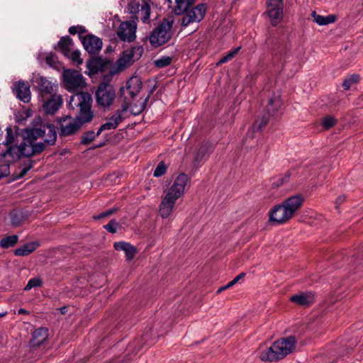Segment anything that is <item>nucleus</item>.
I'll list each match as a JSON object with an SVG mask.
<instances>
[{
  "label": "nucleus",
  "mask_w": 363,
  "mask_h": 363,
  "mask_svg": "<svg viewBox=\"0 0 363 363\" xmlns=\"http://www.w3.org/2000/svg\"><path fill=\"white\" fill-rule=\"evenodd\" d=\"M188 180L189 178L186 174H179L172 186L164 192L159 206V214L162 218H167L171 216L177 200L184 193Z\"/></svg>",
  "instance_id": "obj_1"
},
{
  "label": "nucleus",
  "mask_w": 363,
  "mask_h": 363,
  "mask_svg": "<svg viewBox=\"0 0 363 363\" xmlns=\"http://www.w3.org/2000/svg\"><path fill=\"white\" fill-rule=\"evenodd\" d=\"M296 340L294 336H289L275 341L271 347L263 351L260 359L263 361H277L295 350Z\"/></svg>",
  "instance_id": "obj_2"
},
{
  "label": "nucleus",
  "mask_w": 363,
  "mask_h": 363,
  "mask_svg": "<svg viewBox=\"0 0 363 363\" xmlns=\"http://www.w3.org/2000/svg\"><path fill=\"white\" fill-rule=\"evenodd\" d=\"M92 97L90 94L84 91L74 93L69 99V106L72 110H77L75 116L83 122L89 123L94 117L91 111Z\"/></svg>",
  "instance_id": "obj_3"
},
{
  "label": "nucleus",
  "mask_w": 363,
  "mask_h": 363,
  "mask_svg": "<svg viewBox=\"0 0 363 363\" xmlns=\"http://www.w3.org/2000/svg\"><path fill=\"white\" fill-rule=\"evenodd\" d=\"M26 132V135L24 138L32 143H35L37 139L42 138H44L45 145H52L57 139L55 127L52 124L44 125L40 128H27Z\"/></svg>",
  "instance_id": "obj_4"
},
{
  "label": "nucleus",
  "mask_w": 363,
  "mask_h": 363,
  "mask_svg": "<svg viewBox=\"0 0 363 363\" xmlns=\"http://www.w3.org/2000/svg\"><path fill=\"white\" fill-rule=\"evenodd\" d=\"M173 20L164 18L150 33V44L157 48L167 43L172 36Z\"/></svg>",
  "instance_id": "obj_5"
},
{
  "label": "nucleus",
  "mask_w": 363,
  "mask_h": 363,
  "mask_svg": "<svg viewBox=\"0 0 363 363\" xmlns=\"http://www.w3.org/2000/svg\"><path fill=\"white\" fill-rule=\"evenodd\" d=\"M96 102L100 108H109L116 99V91L109 82H101L95 93Z\"/></svg>",
  "instance_id": "obj_6"
},
{
  "label": "nucleus",
  "mask_w": 363,
  "mask_h": 363,
  "mask_svg": "<svg viewBox=\"0 0 363 363\" xmlns=\"http://www.w3.org/2000/svg\"><path fill=\"white\" fill-rule=\"evenodd\" d=\"M143 86L141 79L138 77H132L126 82L125 86L120 89V98L123 99L122 104H127L129 107L133 98L138 94Z\"/></svg>",
  "instance_id": "obj_7"
},
{
  "label": "nucleus",
  "mask_w": 363,
  "mask_h": 363,
  "mask_svg": "<svg viewBox=\"0 0 363 363\" xmlns=\"http://www.w3.org/2000/svg\"><path fill=\"white\" fill-rule=\"evenodd\" d=\"M206 5L200 4L196 6L187 7L185 10L181 11L182 18L179 20L182 26L186 27L193 23H198L202 21L206 15Z\"/></svg>",
  "instance_id": "obj_8"
},
{
  "label": "nucleus",
  "mask_w": 363,
  "mask_h": 363,
  "mask_svg": "<svg viewBox=\"0 0 363 363\" xmlns=\"http://www.w3.org/2000/svg\"><path fill=\"white\" fill-rule=\"evenodd\" d=\"M58 123L60 125V136L67 137L75 134L79 130L82 125L87 123V122H83L82 120L78 119L77 116L74 118L66 116L59 119Z\"/></svg>",
  "instance_id": "obj_9"
},
{
  "label": "nucleus",
  "mask_w": 363,
  "mask_h": 363,
  "mask_svg": "<svg viewBox=\"0 0 363 363\" xmlns=\"http://www.w3.org/2000/svg\"><path fill=\"white\" fill-rule=\"evenodd\" d=\"M63 82L65 87L69 91H75L85 86V82L82 74L77 71L66 69L63 72Z\"/></svg>",
  "instance_id": "obj_10"
},
{
  "label": "nucleus",
  "mask_w": 363,
  "mask_h": 363,
  "mask_svg": "<svg viewBox=\"0 0 363 363\" xmlns=\"http://www.w3.org/2000/svg\"><path fill=\"white\" fill-rule=\"evenodd\" d=\"M143 53L142 46H134L123 52L121 57L117 61L120 68H124L138 60Z\"/></svg>",
  "instance_id": "obj_11"
},
{
  "label": "nucleus",
  "mask_w": 363,
  "mask_h": 363,
  "mask_svg": "<svg viewBox=\"0 0 363 363\" xmlns=\"http://www.w3.org/2000/svg\"><path fill=\"white\" fill-rule=\"evenodd\" d=\"M136 29L137 26L134 21H124L119 25L116 34L121 41L130 43L136 38Z\"/></svg>",
  "instance_id": "obj_12"
},
{
  "label": "nucleus",
  "mask_w": 363,
  "mask_h": 363,
  "mask_svg": "<svg viewBox=\"0 0 363 363\" xmlns=\"http://www.w3.org/2000/svg\"><path fill=\"white\" fill-rule=\"evenodd\" d=\"M292 218L283 203L274 206L269 212V221L277 224L286 223Z\"/></svg>",
  "instance_id": "obj_13"
},
{
  "label": "nucleus",
  "mask_w": 363,
  "mask_h": 363,
  "mask_svg": "<svg viewBox=\"0 0 363 363\" xmlns=\"http://www.w3.org/2000/svg\"><path fill=\"white\" fill-rule=\"evenodd\" d=\"M22 157H30L33 155L42 152L45 145L43 143H32L29 140L23 138L20 143Z\"/></svg>",
  "instance_id": "obj_14"
},
{
  "label": "nucleus",
  "mask_w": 363,
  "mask_h": 363,
  "mask_svg": "<svg viewBox=\"0 0 363 363\" xmlns=\"http://www.w3.org/2000/svg\"><path fill=\"white\" fill-rule=\"evenodd\" d=\"M84 48L89 54H97L101 50L103 43L101 38L92 35L88 34L84 35L81 40Z\"/></svg>",
  "instance_id": "obj_15"
},
{
  "label": "nucleus",
  "mask_w": 363,
  "mask_h": 363,
  "mask_svg": "<svg viewBox=\"0 0 363 363\" xmlns=\"http://www.w3.org/2000/svg\"><path fill=\"white\" fill-rule=\"evenodd\" d=\"M304 199L301 194L291 196L282 201L292 217L301 208Z\"/></svg>",
  "instance_id": "obj_16"
},
{
  "label": "nucleus",
  "mask_w": 363,
  "mask_h": 363,
  "mask_svg": "<svg viewBox=\"0 0 363 363\" xmlns=\"http://www.w3.org/2000/svg\"><path fill=\"white\" fill-rule=\"evenodd\" d=\"M290 301L301 306H309L315 302V294L312 292L297 294L291 296Z\"/></svg>",
  "instance_id": "obj_17"
},
{
  "label": "nucleus",
  "mask_w": 363,
  "mask_h": 363,
  "mask_svg": "<svg viewBox=\"0 0 363 363\" xmlns=\"http://www.w3.org/2000/svg\"><path fill=\"white\" fill-rule=\"evenodd\" d=\"M13 91L16 97L24 103L30 100V86L28 83L18 82L16 84Z\"/></svg>",
  "instance_id": "obj_18"
},
{
  "label": "nucleus",
  "mask_w": 363,
  "mask_h": 363,
  "mask_svg": "<svg viewBox=\"0 0 363 363\" xmlns=\"http://www.w3.org/2000/svg\"><path fill=\"white\" fill-rule=\"evenodd\" d=\"M272 50L274 55H285L290 47L288 41L284 38H276L272 42Z\"/></svg>",
  "instance_id": "obj_19"
},
{
  "label": "nucleus",
  "mask_w": 363,
  "mask_h": 363,
  "mask_svg": "<svg viewBox=\"0 0 363 363\" xmlns=\"http://www.w3.org/2000/svg\"><path fill=\"white\" fill-rule=\"evenodd\" d=\"M113 247L117 251H123L125 254L126 259L128 261L133 259L137 252L135 247L125 241L116 242L113 244Z\"/></svg>",
  "instance_id": "obj_20"
},
{
  "label": "nucleus",
  "mask_w": 363,
  "mask_h": 363,
  "mask_svg": "<svg viewBox=\"0 0 363 363\" xmlns=\"http://www.w3.org/2000/svg\"><path fill=\"white\" fill-rule=\"evenodd\" d=\"M48 337V330L46 328H39L32 334L30 345L33 347H39Z\"/></svg>",
  "instance_id": "obj_21"
},
{
  "label": "nucleus",
  "mask_w": 363,
  "mask_h": 363,
  "mask_svg": "<svg viewBox=\"0 0 363 363\" xmlns=\"http://www.w3.org/2000/svg\"><path fill=\"white\" fill-rule=\"evenodd\" d=\"M62 100L60 96L52 95L50 99H48L43 104V109L46 114H54L61 106Z\"/></svg>",
  "instance_id": "obj_22"
},
{
  "label": "nucleus",
  "mask_w": 363,
  "mask_h": 363,
  "mask_svg": "<svg viewBox=\"0 0 363 363\" xmlns=\"http://www.w3.org/2000/svg\"><path fill=\"white\" fill-rule=\"evenodd\" d=\"M284 4L270 6L268 4V14L273 26H277L283 18Z\"/></svg>",
  "instance_id": "obj_23"
},
{
  "label": "nucleus",
  "mask_w": 363,
  "mask_h": 363,
  "mask_svg": "<svg viewBox=\"0 0 363 363\" xmlns=\"http://www.w3.org/2000/svg\"><path fill=\"white\" fill-rule=\"evenodd\" d=\"M281 106L282 101L280 96L274 94L269 99L266 106V111L269 116H275Z\"/></svg>",
  "instance_id": "obj_24"
},
{
  "label": "nucleus",
  "mask_w": 363,
  "mask_h": 363,
  "mask_svg": "<svg viewBox=\"0 0 363 363\" xmlns=\"http://www.w3.org/2000/svg\"><path fill=\"white\" fill-rule=\"evenodd\" d=\"M128 108L127 104H122L121 108L108 118V121L116 124V128L125 118V114L127 113Z\"/></svg>",
  "instance_id": "obj_25"
},
{
  "label": "nucleus",
  "mask_w": 363,
  "mask_h": 363,
  "mask_svg": "<svg viewBox=\"0 0 363 363\" xmlns=\"http://www.w3.org/2000/svg\"><path fill=\"white\" fill-rule=\"evenodd\" d=\"M72 45L73 42L72 38L67 35L60 38L57 43V47L65 57H68L70 54Z\"/></svg>",
  "instance_id": "obj_26"
},
{
  "label": "nucleus",
  "mask_w": 363,
  "mask_h": 363,
  "mask_svg": "<svg viewBox=\"0 0 363 363\" xmlns=\"http://www.w3.org/2000/svg\"><path fill=\"white\" fill-rule=\"evenodd\" d=\"M38 247V244L36 242L27 243L16 248L14 250V255L16 256H27L34 252Z\"/></svg>",
  "instance_id": "obj_27"
},
{
  "label": "nucleus",
  "mask_w": 363,
  "mask_h": 363,
  "mask_svg": "<svg viewBox=\"0 0 363 363\" xmlns=\"http://www.w3.org/2000/svg\"><path fill=\"white\" fill-rule=\"evenodd\" d=\"M2 156L4 157H10L11 158V161H16L19 160L22 157L20 145H9L7 150L2 153Z\"/></svg>",
  "instance_id": "obj_28"
},
{
  "label": "nucleus",
  "mask_w": 363,
  "mask_h": 363,
  "mask_svg": "<svg viewBox=\"0 0 363 363\" xmlns=\"http://www.w3.org/2000/svg\"><path fill=\"white\" fill-rule=\"evenodd\" d=\"M38 89L41 94H50L53 91V86L52 83L46 78L40 77L36 79Z\"/></svg>",
  "instance_id": "obj_29"
},
{
  "label": "nucleus",
  "mask_w": 363,
  "mask_h": 363,
  "mask_svg": "<svg viewBox=\"0 0 363 363\" xmlns=\"http://www.w3.org/2000/svg\"><path fill=\"white\" fill-rule=\"evenodd\" d=\"M169 4L172 3V0H167ZM176 6L174 12L177 15H180L181 11L185 10L187 7L192 6L195 3V0H174Z\"/></svg>",
  "instance_id": "obj_30"
},
{
  "label": "nucleus",
  "mask_w": 363,
  "mask_h": 363,
  "mask_svg": "<svg viewBox=\"0 0 363 363\" xmlns=\"http://www.w3.org/2000/svg\"><path fill=\"white\" fill-rule=\"evenodd\" d=\"M18 242V236L13 235L3 238L0 240V247L3 249H8L15 246Z\"/></svg>",
  "instance_id": "obj_31"
},
{
  "label": "nucleus",
  "mask_w": 363,
  "mask_h": 363,
  "mask_svg": "<svg viewBox=\"0 0 363 363\" xmlns=\"http://www.w3.org/2000/svg\"><path fill=\"white\" fill-rule=\"evenodd\" d=\"M103 62L99 57H93L87 62V67L93 73H97L103 67Z\"/></svg>",
  "instance_id": "obj_32"
},
{
  "label": "nucleus",
  "mask_w": 363,
  "mask_h": 363,
  "mask_svg": "<svg viewBox=\"0 0 363 363\" xmlns=\"http://www.w3.org/2000/svg\"><path fill=\"white\" fill-rule=\"evenodd\" d=\"M139 6H140V5L138 4H137V9H138V15H139L140 18H141V20L143 21V22L146 23L148 21V20L150 18V6L147 3H145L144 4H143L141 6V8L140 10L138 9Z\"/></svg>",
  "instance_id": "obj_33"
},
{
  "label": "nucleus",
  "mask_w": 363,
  "mask_h": 363,
  "mask_svg": "<svg viewBox=\"0 0 363 363\" xmlns=\"http://www.w3.org/2000/svg\"><path fill=\"white\" fill-rule=\"evenodd\" d=\"M210 148L211 147L206 143L200 145L195 155V161L196 162H201L206 154H207L211 150Z\"/></svg>",
  "instance_id": "obj_34"
},
{
  "label": "nucleus",
  "mask_w": 363,
  "mask_h": 363,
  "mask_svg": "<svg viewBox=\"0 0 363 363\" xmlns=\"http://www.w3.org/2000/svg\"><path fill=\"white\" fill-rule=\"evenodd\" d=\"M360 77L357 74H353L349 77H347L342 83V87L345 90L350 89L351 86L354 84L359 82Z\"/></svg>",
  "instance_id": "obj_35"
},
{
  "label": "nucleus",
  "mask_w": 363,
  "mask_h": 363,
  "mask_svg": "<svg viewBox=\"0 0 363 363\" xmlns=\"http://www.w3.org/2000/svg\"><path fill=\"white\" fill-rule=\"evenodd\" d=\"M337 121L331 116H326L322 118L321 125L325 130H328L336 125Z\"/></svg>",
  "instance_id": "obj_36"
},
{
  "label": "nucleus",
  "mask_w": 363,
  "mask_h": 363,
  "mask_svg": "<svg viewBox=\"0 0 363 363\" xmlns=\"http://www.w3.org/2000/svg\"><path fill=\"white\" fill-rule=\"evenodd\" d=\"M240 47H238L231 50L226 55L222 57L220 60L216 63L217 66L224 64L231 60L239 52Z\"/></svg>",
  "instance_id": "obj_37"
},
{
  "label": "nucleus",
  "mask_w": 363,
  "mask_h": 363,
  "mask_svg": "<svg viewBox=\"0 0 363 363\" xmlns=\"http://www.w3.org/2000/svg\"><path fill=\"white\" fill-rule=\"evenodd\" d=\"M149 96H147L146 99L143 101H141L139 105L134 104L133 106H131L130 112L133 115L138 116L145 110Z\"/></svg>",
  "instance_id": "obj_38"
},
{
  "label": "nucleus",
  "mask_w": 363,
  "mask_h": 363,
  "mask_svg": "<svg viewBox=\"0 0 363 363\" xmlns=\"http://www.w3.org/2000/svg\"><path fill=\"white\" fill-rule=\"evenodd\" d=\"M99 135H96L93 130H89L83 133L82 135L81 143L83 145H88L91 143L96 136Z\"/></svg>",
  "instance_id": "obj_39"
},
{
  "label": "nucleus",
  "mask_w": 363,
  "mask_h": 363,
  "mask_svg": "<svg viewBox=\"0 0 363 363\" xmlns=\"http://www.w3.org/2000/svg\"><path fill=\"white\" fill-rule=\"evenodd\" d=\"M172 61V58L169 56H162L155 61V65L157 68H163L169 66Z\"/></svg>",
  "instance_id": "obj_40"
},
{
  "label": "nucleus",
  "mask_w": 363,
  "mask_h": 363,
  "mask_svg": "<svg viewBox=\"0 0 363 363\" xmlns=\"http://www.w3.org/2000/svg\"><path fill=\"white\" fill-rule=\"evenodd\" d=\"M86 28L82 26H73L69 27V33L71 35H75L78 34L79 38L82 40L84 36H82V34L86 33Z\"/></svg>",
  "instance_id": "obj_41"
},
{
  "label": "nucleus",
  "mask_w": 363,
  "mask_h": 363,
  "mask_svg": "<svg viewBox=\"0 0 363 363\" xmlns=\"http://www.w3.org/2000/svg\"><path fill=\"white\" fill-rule=\"evenodd\" d=\"M269 123V118L264 116L256 120L253 124V128L257 131H261Z\"/></svg>",
  "instance_id": "obj_42"
},
{
  "label": "nucleus",
  "mask_w": 363,
  "mask_h": 363,
  "mask_svg": "<svg viewBox=\"0 0 363 363\" xmlns=\"http://www.w3.org/2000/svg\"><path fill=\"white\" fill-rule=\"evenodd\" d=\"M43 284V281L40 278H32L30 279L26 286H25L24 290L28 291L30 290L33 287L41 286Z\"/></svg>",
  "instance_id": "obj_43"
},
{
  "label": "nucleus",
  "mask_w": 363,
  "mask_h": 363,
  "mask_svg": "<svg viewBox=\"0 0 363 363\" xmlns=\"http://www.w3.org/2000/svg\"><path fill=\"white\" fill-rule=\"evenodd\" d=\"M6 135L5 140L4 141V144L6 146L11 145L14 142V134L13 130L11 127H7L6 129Z\"/></svg>",
  "instance_id": "obj_44"
},
{
  "label": "nucleus",
  "mask_w": 363,
  "mask_h": 363,
  "mask_svg": "<svg viewBox=\"0 0 363 363\" xmlns=\"http://www.w3.org/2000/svg\"><path fill=\"white\" fill-rule=\"evenodd\" d=\"M166 171H167V167H166L164 162L162 161L157 164V167L155 168V169L154 171L153 175L155 177H159L164 175L165 174Z\"/></svg>",
  "instance_id": "obj_45"
},
{
  "label": "nucleus",
  "mask_w": 363,
  "mask_h": 363,
  "mask_svg": "<svg viewBox=\"0 0 363 363\" xmlns=\"http://www.w3.org/2000/svg\"><path fill=\"white\" fill-rule=\"evenodd\" d=\"M33 161L29 160L26 164H25L24 167H22L17 176L18 178L23 177L33 167Z\"/></svg>",
  "instance_id": "obj_46"
},
{
  "label": "nucleus",
  "mask_w": 363,
  "mask_h": 363,
  "mask_svg": "<svg viewBox=\"0 0 363 363\" xmlns=\"http://www.w3.org/2000/svg\"><path fill=\"white\" fill-rule=\"evenodd\" d=\"M116 124L110 123L109 121L102 124L96 132V135H100L104 130H109L116 129Z\"/></svg>",
  "instance_id": "obj_47"
},
{
  "label": "nucleus",
  "mask_w": 363,
  "mask_h": 363,
  "mask_svg": "<svg viewBox=\"0 0 363 363\" xmlns=\"http://www.w3.org/2000/svg\"><path fill=\"white\" fill-rule=\"evenodd\" d=\"M72 60V62H76L77 65H80L83 62L82 59L80 57V52L78 50H74L73 52H70L69 55L67 57Z\"/></svg>",
  "instance_id": "obj_48"
},
{
  "label": "nucleus",
  "mask_w": 363,
  "mask_h": 363,
  "mask_svg": "<svg viewBox=\"0 0 363 363\" xmlns=\"http://www.w3.org/2000/svg\"><path fill=\"white\" fill-rule=\"evenodd\" d=\"M290 176H291V174H290L289 172H286L284 176H283L282 177L279 178L277 180V182H274L272 184V186H276V187H279V186H281L285 182H289Z\"/></svg>",
  "instance_id": "obj_49"
},
{
  "label": "nucleus",
  "mask_w": 363,
  "mask_h": 363,
  "mask_svg": "<svg viewBox=\"0 0 363 363\" xmlns=\"http://www.w3.org/2000/svg\"><path fill=\"white\" fill-rule=\"evenodd\" d=\"M118 223L115 220H111L108 224L105 225L104 228L109 233H115L117 230Z\"/></svg>",
  "instance_id": "obj_50"
},
{
  "label": "nucleus",
  "mask_w": 363,
  "mask_h": 363,
  "mask_svg": "<svg viewBox=\"0 0 363 363\" xmlns=\"http://www.w3.org/2000/svg\"><path fill=\"white\" fill-rule=\"evenodd\" d=\"M311 16L313 17V21L318 25H320V26L325 25V16L318 14L315 11L312 12Z\"/></svg>",
  "instance_id": "obj_51"
},
{
  "label": "nucleus",
  "mask_w": 363,
  "mask_h": 363,
  "mask_svg": "<svg viewBox=\"0 0 363 363\" xmlns=\"http://www.w3.org/2000/svg\"><path fill=\"white\" fill-rule=\"evenodd\" d=\"M116 211H117V209H115V208L108 209V210L106 211L105 212L100 213L98 216H94L93 218L95 220H99V219H101V218H106V217H108V216L112 215Z\"/></svg>",
  "instance_id": "obj_52"
},
{
  "label": "nucleus",
  "mask_w": 363,
  "mask_h": 363,
  "mask_svg": "<svg viewBox=\"0 0 363 363\" xmlns=\"http://www.w3.org/2000/svg\"><path fill=\"white\" fill-rule=\"evenodd\" d=\"M45 62L48 65L52 66L55 65V63L56 62V57L54 55L50 54V55L46 56Z\"/></svg>",
  "instance_id": "obj_53"
},
{
  "label": "nucleus",
  "mask_w": 363,
  "mask_h": 363,
  "mask_svg": "<svg viewBox=\"0 0 363 363\" xmlns=\"http://www.w3.org/2000/svg\"><path fill=\"white\" fill-rule=\"evenodd\" d=\"M325 25L334 23L336 20V17L334 15H328L325 16Z\"/></svg>",
  "instance_id": "obj_54"
},
{
  "label": "nucleus",
  "mask_w": 363,
  "mask_h": 363,
  "mask_svg": "<svg viewBox=\"0 0 363 363\" xmlns=\"http://www.w3.org/2000/svg\"><path fill=\"white\" fill-rule=\"evenodd\" d=\"M268 4L277 6V4H284V1L283 0H268Z\"/></svg>",
  "instance_id": "obj_55"
},
{
  "label": "nucleus",
  "mask_w": 363,
  "mask_h": 363,
  "mask_svg": "<svg viewBox=\"0 0 363 363\" xmlns=\"http://www.w3.org/2000/svg\"><path fill=\"white\" fill-rule=\"evenodd\" d=\"M345 201V196H340L336 199L335 203L337 205H340L342 203Z\"/></svg>",
  "instance_id": "obj_56"
},
{
  "label": "nucleus",
  "mask_w": 363,
  "mask_h": 363,
  "mask_svg": "<svg viewBox=\"0 0 363 363\" xmlns=\"http://www.w3.org/2000/svg\"><path fill=\"white\" fill-rule=\"evenodd\" d=\"M57 310L60 311L61 314H63V315L65 314L68 311L67 306H63V307L59 308H57Z\"/></svg>",
  "instance_id": "obj_57"
},
{
  "label": "nucleus",
  "mask_w": 363,
  "mask_h": 363,
  "mask_svg": "<svg viewBox=\"0 0 363 363\" xmlns=\"http://www.w3.org/2000/svg\"><path fill=\"white\" fill-rule=\"evenodd\" d=\"M18 314H22V315H28V314H29V311H28L27 310H26L24 308H20L18 311Z\"/></svg>",
  "instance_id": "obj_58"
},
{
  "label": "nucleus",
  "mask_w": 363,
  "mask_h": 363,
  "mask_svg": "<svg viewBox=\"0 0 363 363\" xmlns=\"http://www.w3.org/2000/svg\"><path fill=\"white\" fill-rule=\"evenodd\" d=\"M245 276V273L242 272L236 276L234 279L238 281L240 279L243 278Z\"/></svg>",
  "instance_id": "obj_59"
},
{
  "label": "nucleus",
  "mask_w": 363,
  "mask_h": 363,
  "mask_svg": "<svg viewBox=\"0 0 363 363\" xmlns=\"http://www.w3.org/2000/svg\"><path fill=\"white\" fill-rule=\"evenodd\" d=\"M5 167V172H0V179L4 177H6L8 175V173L6 172V170H8V167Z\"/></svg>",
  "instance_id": "obj_60"
},
{
  "label": "nucleus",
  "mask_w": 363,
  "mask_h": 363,
  "mask_svg": "<svg viewBox=\"0 0 363 363\" xmlns=\"http://www.w3.org/2000/svg\"><path fill=\"white\" fill-rule=\"evenodd\" d=\"M228 289V288L227 287V285H225V286H224L220 287V288L218 290V291H217V292H218V293H220V291H223V290H225V289Z\"/></svg>",
  "instance_id": "obj_61"
},
{
  "label": "nucleus",
  "mask_w": 363,
  "mask_h": 363,
  "mask_svg": "<svg viewBox=\"0 0 363 363\" xmlns=\"http://www.w3.org/2000/svg\"><path fill=\"white\" fill-rule=\"evenodd\" d=\"M7 313H7L6 311L3 312V313H0V318H3V317L6 316V315H7Z\"/></svg>",
  "instance_id": "obj_62"
},
{
  "label": "nucleus",
  "mask_w": 363,
  "mask_h": 363,
  "mask_svg": "<svg viewBox=\"0 0 363 363\" xmlns=\"http://www.w3.org/2000/svg\"><path fill=\"white\" fill-rule=\"evenodd\" d=\"M238 281L233 279L232 281H230V283L232 284V286L235 285Z\"/></svg>",
  "instance_id": "obj_63"
},
{
  "label": "nucleus",
  "mask_w": 363,
  "mask_h": 363,
  "mask_svg": "<svg viewBox=\"0 0 363 363\" xmlns=\"http://www.w3.org/2000/svg\"><path fill=\"white\" fill-rule=\"evenodd\" d=\"M238 281L233 279L232 281H230V283L232 284V286L235 285Z\"/></svg>",
  "instance_id": "obj_64"
}]
</instances>
